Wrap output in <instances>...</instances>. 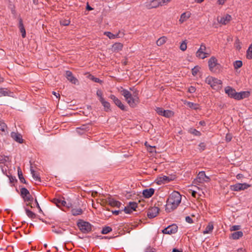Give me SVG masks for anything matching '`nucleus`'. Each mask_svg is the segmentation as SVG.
Instances as JSON below:
<instances>
[{"instance_id":"obj_64","label":"nucleus","mask_w":252,"mask_h":252,"mask_svg":"<svg viewBox=\"0 0 252 252\" xmlns=\"http://www.w3.org/2000/svg\"><path fill=\"white\" fill-rule=\"evenodd\" d=\"M172 252H183L182 251H180L177 249H174L172 251Z\"/></svg>"},{"instance_id":"obj_55","label":"nucleus","mask_w":252,"mask_h":252,"mask_svg":"<svg viewBox=\"0 0 252 252\" xmlns=\"http://www.w3.org/2000/svg\"><path fill=\"white\" fill-rule=\"evenodd\" d=\"M186 221L187 222H188V223H193V220H192V219L189 217V216H187L186 217Z\"/></svg>"},{"instance_id":"obj_46","label":"nucleus","mask_w":252,"mask_h":252,"mask_svg":"<svg viewBox=\"0 0 252 252\" xmlns=\"http://www.w3.org/2000/svg\"><path fill=\"white\" fill-rule=\"evenodd\" d=\"M96 95L99 97V101H101L103 99H104V98L103 97V93L102 91L100 90H98L96 92Z\"/></svg>"},{"instance_id":"obj_60","label":"nucleus","mask_w":252,"mask_h":252,"mask_svg":"<svg viewBox=\"0 0 252 252\" xmlns=\"http://www.w3.org/2000/svg\"><path fill=\"white\" fill-rule=\"evenodd\" d=\"M237 252H246V249H243V248H239V249L237 250Z\"/></svg>"},{"instance_id":"obj_22","label":"nucleus","mask_w":252,"mask_h":252,"mask_svg":"<svg viewBox=\"0 0 252 252\" xmlns=\"http://www.w3.org/2000/svg\"><path fill=\"white\" fill-rule=\"evenodd\" d=\"M123 48V44L120 42L114 43L112 47V50L114 52L118 53L122 51Z\"/></svg>"},{"instance_id":"obj_38","label":"nucleus","mask_w":252,"mask_h":252,"mask_svg":"<svg viewBox=\"0 0 252 252\" xmlns=\"http://www.w3.org/2000/svg\"><path fill=\"white\" fill-rule=\"evenodd\" d=\"M112 228L109 226H105L103 227L101 230V233L103 234H106L112 231Z\"/></svg>"},{"instance_id":"obj_7","label":"nucleus","mask_w":252,"mask_h":252,"mask_svg":"<svg viewBox=\"0 0 252 252\" xmlns=\"http://www.w3.org/2000/svg\"><path fill=\"white\" fill-rule=\"evenodd\" d=\"M251 187V185L247 183H237L230 186L231 190L235 191H239L247 189Z\"/></svg>"},{"instance_id":"obj_18","label":"nucleus","mask_w":252,"mask_h":252,"mask_svg":"<svg viewBox=\"0 0 252 252\" xmlns=\"http://www.w3.org/2000/svg\"><path fill=\"white\" fill-rule=\"evenodd\" d=\"M11 137L17 142L19 143H22L23 142L22 135L20 133L12 132L11 133Z\"/></svg>"},{"instance_id":"obj_15","label":"nucleus","mask_w":252,"mask_h":252,"mask_svg":"<svg viewBox=\"0 0 252 252\" xmlns=\"http://www.w3.org/2000/svg\"><path fill=\"white\" fill-rule=\"evenodd\" d=\"M19 20V24L18 28L19 29L20 32L21 33L22 37L23 38H25L26 36V32L25 28V27L23 24V20L21 17L18 18Z\"/></svg>"},{"instance_id":"obj_35","label":"nucleus","mask_w":252,"mask_h":252,"mask_svg":"<svg viewBox=\"0 0 252 252\" xmlns=\"http://www.w3.org/2000/svg\"><path fill=\"white\" fill-rule=\"evenodd\" d=\"M87 77L89 79H90V80H91L96 83H101L102 82V81L101 80H100L99 78L95 77L93 75L90 74H88V75L87 76Z\"/></svg>"},{"instance_id":"obj_1","label":"nucleus","mask_w":252,"mask_h":252,"mask_svg":"<svg viewBox=\"0 0 252 252\" xmlns=\"http://www.w3.org/2000/svg\"><path fill=\"white\" fill-rule=\"evenodd\" d=\"M182 196L176 191L172 192L169 196L165 205V210L168 212H171L179 205L181 202Z\"/></svg>"},{"instance_id":"obj_30","label":"nucleus","mask_w":252,"mask_h":252,"mask_svg":"<svg viewBox=\"0 0 252 252\" xmlns=\"http://www.w3.org/2000/svg\"><path fill=\"white\" fill-rule=\"evenodd\" d=\"M100 102L106 111L110 110V104L108 102L105 101L104 99L100 101Z\"/></svg>"},{"instance_id":"obj_5","label":"nucleus","mask_w":252,"mask_h":252,"mask_svg":"<svg viewBox=\"0 0 252 252\" xmlns=\"http://www.w3.org/2000/svg\"><path fill=\"white\" fill-rule=\"evenodd\" d=\"M21 196L23 198L25 202H26L28 205L31 206L32 203L33 201L34 198L30 194L29 191L25 188H21L20 190Z\"/></svg>"},{"instance_id":"obj_12","label":"nucleus","mask_w":252,"mask_h":252,"mask_svg":"<svg viewBox=\"0 0 252 252\" xmlns=\"http://www.w3.org/2000/svg\"><path fill=\"white\" fill-rule=\"evenodd\" d=\"M65 76L67 79L71 83L74 85L79 84V81L78 79L73 76L72 73L71 71L69 70L66 71Z\"/></svg>"},{"instance_id":"obj_59","label":"nucleus","mask_w":252,"mask_h":252,"mask_svg":"<svg viewBox=\"0 0 252 252\" xmlns=\"http://www.w3.org/2000/svg\"><path fill=\"white\" fill-rule=\"evenodd\" d=\"M234 65L235 68L238 69L240 68L242 66L243 64H234Z\"/></svg>"},{"instance_id":"obj_63","label":"nucleus","mask_w":252,"mask_h":252,"mask_svg":"<svg viewBox=\"0 0 252 252\" xmlns=\"http://www.w3.org/2000/svg\"><path fill=\"white\" fill-rule=\"evenodd\" d=\"M120 34H121V32L120 31H119L117 34H114L115 38L120 37V36L119 35Z\"/></svg>"},{"instance_id":"obj_58","label":"nucleus","mask_w":252,"mask_h":252,"mask_svg":"<svg viewBox=\"0 0 252 252\" xmlns=\"http://www.w3.org/2000/svg\"><path fill=\"white\" fill-rule=\"evenodd\" d=\"M55 203L57 204V206H60L61 200L59 199H55Z\"/></svg>"},{"instance_id":"obj_42","label":"nucleus","mask_w":252,"mask_h":252,"mask_svg":"<svg viewBox=\"0 0 252 252\" xmlns=\"http://www.w3.org/2000/svg\"><path fill=\"white\" fill-rule=\"evenodd\" d=\"M26 212L27 215L31 219H33L35 218V214L32 212V211L26 209Z\"/></svg>"},{"instance_id":"obj_2","label":"nucleus","mask_w":252,"mask_h":252,"mask_svg":"<svg viewBox=\"0 0 252 252\" xmlns=\"http://www.w3.org/2000/svg\"><path fill=\"white\" fill-rule=\"evenodd\" d=\"M120 90L121 94L124 96L127 104L132 108L135 107L140 102L138 92H135L132 94L128 90L122 88Z\"/></svg>"},{"instance_id":"obj_54","label":"nucleus","mask_w":252,"mask_h":252,"mask_svg":"<svg viewBox=\"0 0 252 252\" xmlns=\"http://www.w3.org/2000/svg\"><path fill=\"white\" fill-rule=\"evenodd\" d=\"M199 147L200 148V150L202 151H203L205 149L206 145H205L204 143H201L199 145Z\"/></svg>"},{"instance_id":"obj_40","label":"nucleus","mask_w":252,"mask_h":252,"mask_svg":"<svg viewBox=\"0 0 252 252\" xmlns=\"http://www.w3.org/2000/svg\"><path fill=\"white\" fill-rule=\"evenodd\" d=\"M187 48V42L186 40L183 41L180 44V49L183 51L186 50Z\"/></svg>"},{"instance_id":"obj_43","label":"nucleus","mask_w":252,"mask_h":252,"mask_svg":"<svg viewBox=\"0 0 252 252\" xmlns=\"http://www.w3.org/2000/svg\"><path fill=\"white\" fill-rule=\"evenodd\" d=\"M70 21L69 20L62 19L60 21V24L62 26H66L70 24Z\"/></svg>"},{"instance_id":"obj_56","label":"nucleus","mask_w":252,"mask_h":252,"mask_svg":"<svg viewBox=\"0 0 252 252\" xmlns=\"http://www.w3.org/2000/svg\"><path fill=\"white\" fill-rule=\"evenodd\" d=\"M191 132L195 135H200V132L199 131L196 130L195 129H193Z\"/></svg>"},{"instance_id":"obj_47","label":"nucleus","mask_w":252,"mask_h":252,"mask_svg":"<svg viewBox=\"0 0 252 252\" xmlns=\"http://www.w3.org/2000/svg\"><path fill=\"white\" fill-rule=\"evenodd\" d=\"M104 35H106L110 39H115L114 34H113L111 32H105Z\"/></svg>"},{"instance_id":"obj_4","label":"nucleus","mask_w":252,"mask_h":252,"mask_svg":"<svg viewBox=\"0 0 252 252\" xmlns=\"http://www.w3.org/2000/svg\"><path fill=\"white\" fill-rule=\"evenodd\" d=\"M171 0H147L145 2V6L148 9L156 8L162 6L165 3H168Z\"/></svg>"},{"instance_id":"obj_32","label":"nucleus","mask_w":252,"mask_h":252,"mask_svg":"<svg viewBox=\"0 0 252 252\" xmlns=\"http://www.w3.org/2000/svg\"><path fill=\"white\" fill-rule=\"evenodd\" d=\"M83 211L80 208H74L71 210V214L73 216H77L82 214Z\"/></svg>"},{"instance_id":"obj_23","label":"nucleus","mask_w":252,"mask_h":252,"mask_svg":"<svg viewBox=\"0 0 252 252\" xmlns=\"http://www.w3.org/2000/svg\"><path fill=\"white\" fill-rule=\"evenodd\" d=\"M89 126L88 125H83L76 128V132L79 134H83L86 131L89 130Z\"/></svg>"},{"instance_id":"obj_33","label":"nucleus","mask_w":252,"mask_h":252,"mask_svg":"<svg viewBox=\"0 0 252 252\" xmlns=\"http://www.w3.org/2000/svg\"><path fill=\"white\" fill-rule=\"evenodd\" d=\"M246 58L248 59H252V43L249 46L247 50Z\"/></svg>"},{"instance_id":"obj_20","label":"nucleus","mask_w":252,"mask_h":252,"mask_svg":"<svg viewBox=\"0 0 252 252\" xmlns=\"http://www.w3.org/2000/svg\"><path fill=\"white\" fill-rule=\"evenodd\" d=\"M155 189L153 188L145 189L143 190V195L144 197L148 198L151 197L154 193Z\"/></svg>"},{"instance_id":"obj_45","label":"nucleus","mask_w":252,"mask_h":252,"mask_svg":"<svg viewBox=\"0 0 252 252\" xmlns=\"http://www.w3.org/2000/svg\"><path fill=\"white\" fill-rule=\"evenodd\" d=\"M200 67L198 65H196L192 69V74L193 76H195L199 71Z\"/></svg>"},{"instance_id":"obj_9","label":"nucleus","mask_w":252,"mask_h":252,"mask_svg":"<svg viewBox=\"0 0 252 252\" xmlns=\"http://www.w3.org/2000/svg\"><path fill=\"white\" fill-rule=\"evenodd\" d=\"M206 49V48L205 45L203 43H202L200 48L196 53V57L202 59L207 57L209 56V54L205 52Z\"/></svg>"},{"instance_id":"obj_62","label":"nucleus","mask_w":252,"mask_h":252,"mask_svg":"<svg viewBox=\"0 0 252 252\" xmlns=\"http://www.w3.org/2000/svg\"><path fill=\"white\" fill-rule=\"evenodd\" d=\"M66 201H65L64 200H61L60 205L65 206L66 205Z\"/></svg>"},{"instance_id":"obj_3","label":"nucleus","mask_w":252,"mask_h":252,"mask_svg":"<svg viewBox=\"0 0 252 252\" xmlns=\"http://www.w3.org/2000/svg\"><path fill=\"white\" fill-rule=\"evenodd\" d=\"M205 82L215 90L218 91L221 89L222 81L214 77L208 76L205 79Z\"/></svg>"},{"instance_id":"obj_13","label":"nucleus","mask_w":252,"mask_h":252,"mask_svg":"<svg viewBox=\"0 0 252 252\" xmlns=\"http://www.w3.org/2000/svg\"><path fill=\"white\" fill-rule=\"evenodd\" d=\"M224 91L225 94H226L229 97L235 99L237 92L235 89L231 87L227 86L225 88Z\"/></svg>"},{"instance_id":"obj_44","label":"nucleus","mask_w":252,"mask_h":252,"mask_svg":"<svg viewBox=\"0 0 252 252\" xmlns=\"http://www.w3.org/2000/svg\"><path fill=\"white\" fill-rule=\"evenodd\" d=\"M6 127V124L3 121H0V131H5Z\"/></svg>"},{"instance_id":"obj_11","label":"nucleus","mask_w":252,"mask_h":252,"mask_svg":"<svg viewBox=\"0 0 252 252\" xmlns=\"http://www.w3.org/2000/svg\"><path fill=\"white\" fill-rule=\"evenodd\" d=\"M159 210V208L155 206L149 209L147 212L148 218L151 219L156 217L158 215Z\"/></svg>"},{"instance_id":"obj_14","label":"nucleus","mask_w":252,"mask_h":252,"mask_svg":"<svg viewBox=\"0 0 252 252\" xmlns=\"http://www.w3.org/2000/svg\"><path fill=\"white\" fill-rule=\"evenodd\" d=\"M110 98L113 100L115 104L121 110H125L126 107L122 103L121 101L118 99L117 97H116L114 95L111 94L110 96Z\"/></svg>"},{"instance_id":"obj_39","label":"nucleus","mask_w":252,"mask_h":252,"mask_svg":"<svg viewBox=\"0 0 252 252\" xmlns=\"http://www.w3.org/2000/svg\"><path fill=\"white\" fill-rule=\"evenodd\" d=\"M241 42L240 40L238 38H237L234 43V46L235 48L239 51L241 49Z\"/></svg>"},{"instance_id":"obj_52","label":"nucleus","mask_w":252,"mask_h":252,"mask_svg":"<svg viewBox=\"0 0 252 252\" xmlns=\"http://www.w3.org/2000/svg\"><path fill=\"white\" fill-rule=\"evenodd\" d=\"M217 60L215 57H212L209 60L208 63H217Z\"/></svg>"},{"instance_id":"obj_19","label":"nucleus","mask_w":252,"mask_h":252,"mask_svg":"<svg viewBox=\"0 0 252 252\" xmlns=\"http://www.w3.org/2000/svg\"><path fill=\"white\" fill-rule=\"evenodd\" d=\"M231 20V16L229 14H226L223 17L220 18L218 20L219 23L222 25H225L227 24Z\"/></svg>"},{"instance_id":"obj_50","label":"nucleus","mask_w":252,"mask_h":252,"mask_svg":"<svg viewBox=\"0 0 252 252\" xmlns=\"http://www.w3.org/2000/svg\"><path fill=\"white\" fill-rule=\"evenodd\" d=\"M232 138L231 134L227 133L225 136V141L227 142H230Z\"/></svg>"},{"instance_id":"obj_31","label":"nucleus","mask_w":252,"mask_h":252,"mask_svg":"<svg viewBox=\"0 0 252 252\" xmlns=\"http://www.w3.org/2000/svg\"><path fill=\"white\" fill-rule=\"evenodd\" d=\"M18 175L21 182L26 184V180L23 177L22 170L20 167L18 168Z\"/></svg>"},{"instance_id":"obj_41","label":"nucleus","mask_w":252,"mask_h":252,"mask_svg":"<svg viewBox=\"0 0 252 252\" xmlns=\"http://www.w3.org/2000/svg\"><path fill=\"white\" fill-rule=\"evenodd\" d=\"M128 206L131 209V210L135 211L136 208L137 207V204L134 202H130Z\"/></svg>"},{"instance_id":"obj_16","label":"nucleus","mask_w":252,"mask_h":252,"mask_svg":"<svg viewBox=\"0 0 252 252\" xmlns=\"http://www.w3.org/2000/svg\"><path fill=\"white\" fill-rule=\"evenodd\" d=\"M209 66L212 72L218 73L221 71L220 64H209Z\"/></svg>"},{"instance_id":"obj_25","label":"nucleus","mask_w":252,"mask_h":252,"mask_svg":"<svg viewBox=\"0 0 252 252\" xmlns=\"http://www.w3.org/2000/svg\"><path fill=\"white\" fill-rule=\"evenodd\" d=\"M214 229V225L212 222H210L208 223L207 226H206L205 229L203 231V233L204 234H206L208 233H210L212 232Z\"/></svg>"},{"instance_id":"obj_29","label":"nucleus","mask_w":252,"mask_h":252,"mask_svg":"<svg viewBox=\"0 0 252 252\" xmlns=\"http://www.w3.org/2000/svg\"><path fill=\"white\" fill-rule=\"evenodd\" d=\"M31 174H32V176L33 179L35 181H38V182L41 181L40 178L39 177V175L37 172L34 171V170L32 169H31Z\"/></svg>"},{"instance_id":"obj_37","label":"nucleus","mask_w":252,"mask_h":252,"mask_svg":"<svg viewBox=\"0 0 252 252\" xmlns=\"http://www.w3.org/2000/svg\"><path fill=\"white\" fill-rule=\"evenodd\" d=\"M187 106L189 108H192L195 110L198 109L199 107L198 104L191 102H188L187 103Z\"/></svg>"},{"instance_id":"obj_51","label":"nucleus","mask_w":252,"mask_h":252,"mask_svg":"<svg viewBox=\"0 0 252 252\" xmlns=\"http://www.w3.org/2000/svg\"><path fill=\"white\" fill-rule=\"evenodd\" d=\"M124 211L126 214H130L133 212V211L131 210V209L128 206L127 207H125Z\"/></svg>"},{"instance_id":"obj_24","label":"nucleus","mask_w":252,"mask_h":252,"mask_svg":"<svg viewBox=\"0 0 252 252\" xmlns=\"http://www.w3.org/2000/svg\"><path fill=\"white\" fill-rule=\"evenodd\" d=\"M243 236V233L242 231H239L235 232L231 234L230 238L233 240H237L241 238Z\"/></svg>"},{"instance_id":"obj_48","label":"nucleus","mask_w":252,"mask_h":252,"mask_svg":"<svg viewBox=\"0 0 252 252\" xmlns=\"http://www.w3.org/2000/svg\"><path fill=\"white\" fill-rule=\"evenodd\" d=\"M240 228H241L240 225H233L232 226H231L230 228V230L231 231H237V230H239Z\"/></svg>"},{"instance_id":"obj_26","label":"nucleus","mask_w":252,"mask_h":252,"mask_svg":"<svg viewBox=\"0 0 252 252\" xmlns=\"http://www.w3.org/2000/svg\"><path fill=\"white\" fill-rule=\"evenodd\" d=\"M167 39V38L165 36L160 37L157 40L156 44L158 46H160L166 43Z\"/></svg>"},{"instance_id":"obj_61","label":"nucleus","mask_w":252,"mask_h":252,"mask_svg":"<svg viewBox=\"0 0 252 252\" xmlns=\"http://www.w3.org/2000/svg\"><path fill=\"white\" fill-rule=\"evenodd\" d=\"M121 212L120 210H115V211H112L113 214L115 215H118L119 214V213Z\"/></svg>"},{"instance_id":"obj_21","label":"nucleus","mask_w":252,"mask_h":252,"mask_svg":"<svg viewBox=\"0 0 252 252\" xmlns=\"http://www.w3.org/2000/svg\"><path fill=\"white\" fill-rule=\"evenodd\" d=\"M191 15V13L189 12H185L183 13L180 16L179 22L180 24H183L184 22L186 21Z\"/></svg>"},{"instance_id":"obj_8","label":"nucleus","mask_w":252,"mask_h":252,"mask_svg":"<svg viewBox=\"0 0 252 252\" xmlns=\"http://www.w3.org/2000/svg\"><path fill=\"white\" fill-rule=\"evenodd\" d=\"M210 179L206 176L204 171H200L197 175L196 179L194 180L195 183H203L209 182Z\"/></svg>"},{"instance_id":"obj_49","label":"nucleus","mask_w":252,"mask_h":252,"mask_svg":"<svg viewBox=\"0 0 252 252\" xmlns=\"http://www.w3.org/2000/svg\"><path fill=\"white\" fill-rule=\"evenodd\" d=\"M164 110V109H163L162 108H160V107H158L156 109L157 113L158 115H161V116L163 115Z\"/></svg>"},{"instance_id":"obj_17","label":"nucleus","mask_w":252,"mask_h":252,"mask_svg":"<svg viewBox=\"0 0 252 252\" xmlns=\"http://www.w3.org/2000/svg\"><path fill=\"white\" fill-rule=\"evenodd\" d=\"M250 94V93L249 91H243L239 93H237L235 99L241 100L247 98L249 96Z\"/></svg>"},{"instance_id":"obj_57","label":"nucleus","mask_w":252,"mask_h":252,"mask_svg":"<svg viewBox=\"0 0 252 252\" xmlns=\"http://www.w3.org/2000/svg\"><path fill=\"white\" fill-rule=\"evenodd\" d=\"M226 0H218L217 3L220 5H223Z\"/></svg>"},{"instance_id":"obj_6","label":"nucleus","mask_w":252,"mask_h":252,"mask_svg":"<svg viewBox=\"0 0 252 252\" xmlns=\"http://www.w3.org/2000/svg\"><path fill=\"white\" fill-rule=\"evenodd\" d=\"M80 230L83 233H88L91 231L92 225L88 222L80 220L77 223Z\"/></svg>"},{"instance_id":"obj_53","label":"nucleus","mask_w":252,"mask_h":252,"mask_svg":"<svg viewBox=\"0 0 252 252\" xmlns=\"http://www.w3.org/2000/svg\"><path fill=\"white\" fill-rule=\"evenodd\" d=\"M196 89L193 86H190L188 89V92L190 93H193L195 92Z\"/></svg>"},{"instance_id":"obj_10","label":"nucleus","mask_w":252,"mask_h":252,"mask_svg":"<svg viewBox=\"0 0 252 252\" xmlns=\"http://www.w3.org/2000/svg\"><path fill=\"white\" fill-rule=\"evenodd\" d=\"M178 231V226L176 224H172L169 225L164 229L162 230V232L164 234H175Z\"/></svg>"},{"instance_id":"obj_36","label":"nucleus","mask_w":252,"mask_h":252,"mask_svg":"<svg viewBox=\"0 0 252 252\" xmlns=\"http://www.w3.org/2000/svg\"><path fill=\"white\" fill-rule=\"evenodd\" d=\"M162 116L167 118H169L173 116V112L169 110H164Z\"/></svg>"},{"instance_id":"obj_28","label":"nucleus","mask_w":252,"mask_h":252,"mask_svg":"<svg viewBox=\"0 0 252 252\" xmlns=\"http://www.w3.org/2000/svg\"><path fill=\"white\" fill-rule=\"evenodd\" d=\"M11 92L7 89L0 88V97L10 96Z\"/></svg>"},{"instance_id":"obj_34","label":"nucleus","mask_w":252,"mask_h":252,"mask_svg":"<svg viewBox=\"0 0 252 252\" xmlns=\"http://www.w3.org/2000/svg\"><path fill=\"white\" fill-rule=\"evenodd\" d=\"M170 180H171L169 177L163 175L159 177L158 182H161L163 183H168Z\"/></svg>"},{"instance_id":"obj_27","label":"nucleus","mask_w":252,"mask_h":252,"mask_svg":"<svg viewBox=\"0 0 252 252\" xmlns=\"http://www.w3.org/2000/svg\"><path fill=\"white\" fill-rule=\"evenodd\" d=\"M108 204L113 207H120L121 203L114 199H109L108 200Z\"/></svg>"}]
</instances>
